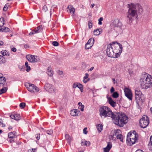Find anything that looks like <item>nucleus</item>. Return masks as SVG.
<instances>
[{"instance_id":"2f4dec72","label":"nucleus","mask_w":152,"mask_h":152,"mask_svg":"<svg viewBox=\"0 0 152 152\" xmlns=\"http://www.w3.org/2000/svg\"><path fill=\"white\" fill-rule=\"evenodd\" d=\"M15 134L12 132H11L8 134V137L10 138H12L15 137Z\"/></svg>"},{"instance_id":"4468645a","label":"nucleus","mask_w":152,"mask_h":152,"mask_svg":"<svg viewBox=\"0 0 152 152\" xmlns=\"http://www.w3.org/2000/svg\"><path fill=\"white\" fill-rule=\"evenodd\" d=\"M10 116L11 118L16 121L19 120L20 118V115L17 114L12 113L10 115Z\"/></svg>"},{"instance_id":"a211bd4d","label":"nucleus","mask_w":152,"mask_h":152,"mask_svg":"<svg viewBox=\"0 0 152 152\" xmlns=\"http://www.w3.org/2000/svg\"><path fill=\"white\" fill-rule=\"evenodd\" d=\"M108 102L113 107H115L116 106V102L112 99L110 97L108 99Z\"/></svg>"},{"instance_id":"0eeeda50","label":"nucleus","mask_w":152,"mask_h":152,"mask_svg":"<svg viewBox=\"0 0 152 152\" xmlns=\"http://www.w3.org/2000/svg\"><path fill=\"white\" fill-rule=\"evenodd\" d=\"M137 135L135 133L129 132L127 136V140L129 142V143L133 145L136 142L137 140Z\"/></svg>"},{"instance_id":"ea45409f","label":"nucleus","mask_w":152,"mask_h":152,"mask_svg":"<svg viewBox=\"0 0 152 152\" xmlns=\"http://www.w3.org/2000/svg\"><path fill=\"white\" fill-rule=\"evenodd\" d=\"M88 25L89 28H92V23L91 21V20L88 21Z\"/></svg>"},{"instance_id":"37998d69","label":"nucleus","mask_w":152,"mask_h":152,"mask_svg":"<svg viewBox=\"0 0 152 152\" xmlns=\"http://www.w3.org/2000/svg\"><path fill=\"white\" fill-rule=\"evenodd\" d=\"M103 20V18L102 17H101L98 20L99 23L98 24L99 25H101L102 24V21Z\"/></svg>"},{"instance_id":"f704fd0d","label":"nucleus","mask_w":152,"mask_h":152,"mask_svg":"<svg viewBox=\"0 0 152 152\" xmlns=\"http://www.w3.org/2000/svg\"><path fill=\"white\" fill-rule=\"evenodd\" d=\"M118 96L119 94L117 92H114L112 94V96L114 98H117L118 97Z\"/></svg>"},{"instance_id":"49530a36","label":"nucleus","mask_w":152,"mask_h":152,"mask_svg":"<svg viewBox=\"0 0 152 152\" xmlns=\"http://www.w3.org/2000/svg\"><path fill=\"white\" fill-rule=\"evenodd\" d=\"M42 10L45 12H46L48 10L47 7L46 5L43 6L42 8Z\"/></svg>"},{"instance_id":"c756f323","label":"nucleus","mask_w":152,"mask_h":152,"mask_svg":"<svg viewBox=\"0 0 152 152\" xmlns=\"http://www.w3.org/2000/svg\"><path fill=\"white\" fill-rule=\"evenodd\" d=\"M77 87L80 90L81 92L83 91V87L82 85L80 83L78 84Z\"/></svg>"},{"instance_id":"7c9ffc66","label":"nucleus","mask_w":152,"mask_h":152,"mask_svg":"<svg viewBox=\"0 0 152 152\" xmlns=\"http://www.w3.org/2000/svg\"><path fill=\"white\" fill-rule=\"evenodd\" d=\"M116 137L117 139L120 140L121 141L123 142V137L121 134L117 135V136Z\"/></svg>"},{"instance_id":"f8f14e48","label":"nucleus","mask_w":152,"mask_h":152,"mask_svg":"<svg viewBox=\"0 0 152 152\" xmlns=\"http://www.w3.org/2000/svg\"><path fill=\"white\" fill-rule=\"evenodd\" d=\"M124 92L125 96L130 100L132 99V95L131 91L129 88H126Z\"/></svg>"},{"instance_id":"c9c22d12","label":"nucleus","mask_w":152,"mask_h":152,"mask_svg":"<svg viewBox=\"0 0 152 152\" xmlns=\"http://www.w3.org/2000/svg\"><path fill=\"white\" fill-rule=\"evenodd\" d=\"M92 47V45L87 43L85 45V48L86 49H88Z\"/></svg>"},{"instance_id":"a18cd8bd","label":"nucleus","mask_w":152,"mask_h":152,"mask_svg":"<svg viewBox=\"0 0 152 152\" xmlns=\"http://www.w3.org/2000/svg\"><path fill=\"white\" fill-rule=\"evenodd\" d=\"M89 76V75L88 73H86L85 74V76L83 77V79L84 80L88 79L89 80V79L88 78V77Z\"/></svg>"},{"instance_id":"e433bc0d","label":"nucleus","mask_w":152,"mask_h":152,"mask_svg":"<svg viewBox=\"0 0 152 152\" xmlns=\"http://www.w3.org/2000/svg\"><path fill=\"white\" fill-rule=\"evenodd\" d=\"M112 147V144L111 142H108L107 143V145L106 147L107 148H108V149L110 150L111 148Z\"/></svg>"},{"instance_id":"4c0bfd02","label":"nucleus","mask_w":152,"mask_h":152,"mask_svg":"<svg viewBox=\"0 0 152 152\" xmlns=\"http://www.w3.org/2000/svg\"><path fill=\"white\" fill-rule=\"evenodd\" d=\"M26 105V104L24 102H22L20 104L19 106L22 109L24 108Z\"/></svg>"},{"instance_id":"6ab92c4d","label":"nucleus","mask_w":152,"mask_h":152,"mask_svg":"<svg viewBox=\"0 0 152 152\" xmlns=\"http://www.w3.org/2000/svg\"><path fill=\"white\" fill-rule=\"evenodd\" d=\"M47 70V74L48 75L51 77L53 76V72L50 66H49L48 67Z\"/></svg>"},{"instance_id":"a878e982","label":"nucleus","mask_w":152,"mask_h":152,"mask_svg":"<svg viewBox=\"0 0 152 152\" xmlns=\"http://www.w3.org/2000/svg\"><path fill=\"white\" fill-rule=\"evenodd\" d=\"M78 105H79V108L80 110L81 111H83L84 110V105H83L82 103L80 102L78 103Z\"/></svg>"},{"instance_id":"20e7f679","label":"nucleus","mask_w":152,"mask_h":152,"mask_svg":"<svg viewBox=\"0 0 152 152\" xmlns=\"http://www.w3.org/2000/svg\"><path fill=\"white\" fill-rule=\"evenodd\" d=\"M142 88L147 89L152 86V76L145 74L142 75L140 79Z\"/></svg>"},{"instance_id":"2eb2a0df","label":"nucleus","mask_w":152,"mask_h":152,"mask_svg":"<svg viewBox=\"0 0 152 152\" xmlns=\"http://www.w3.org/2000/svg\"><path fill=\"white\" fill-rule=\"evenodd\" d=\"M80 111L76 109H73L70 111V114L72 116H78Z\"/></svg>"},{"instance_id":"5701e85b","label":"nucleus","mask_w":152,"mask_h":152,"mask_svg":"<svg viewBox=\"0 0 152 152\" xmlns=\"http://www.w3.org/2000/svg\"><path fill=\"white\" fill-rule=\"evenodd\" d=\"M114 133L113 134V136H115V137L117 136V135L121 134V131L118 129L117 130H114Z\"/></svg>"},{"instance_id":"09e8293b","label":"nucleus","mask_w":152,"mask_h":152,"mask_svg":"<svg viewBox=\"0 0 152 152\" xmlns=\"http://www.w3.org/2000/svg\"><path fill=\"white\" fill-rule=\"evenodd\" d=\"M86 143V141L82 140L81 142V144L82 145H85V144Z\"/></svg>"},{"instance_id":"bf43d9fd","label":"nucleus","mask_w":152,"mask_h":152,"mask_svg":"<svg viewBox=\"0 0 152 152\" xmlns=\"http://www.w3.org/2000/svg\"><path fill=\"white\" fill-rule=\"evenodd\" d=\"M28 152H34L33 149H30L28 150Z\"/></svg>"},{"instance_id":"680f3d73","label":"nucleus","mask_w":152,"mask_h":152,"mask_svg":"<svg viewBox=\"0 0 152 152\" xmlns=\"http://www.w3.org/2000/svg\"><path fill=\"white\" fill-rule=\"evenodd\" d=\"M58 73L60 75H61L63 74V72L61 71H59L58 72Z\"/></svg>"},{"instance_id":"9d476101","label":"nucleus","mask_w":152,"mask_h":152,"mask_svg":"<svg viewBox=\"0 0 152 152\" xmlns=\"http://www.w3.org/2000/svg\"><path fill=\"white\" fill-rule=\"evenodd\" d=\"M28 60L30 62H36L39 60V58L37 56L28 55L26 56Z\"/></svg>"},{"instance_id":"c03bdc74","label":"nucleus","mask_w":152,"mask_h":152,"mask_svg":"<svg viewBox=\"0 0 152 152\" xmlns=\"http://www.w3.org/2000/svg\"><path fill=\"white\" fill-rule=\"evenodd\" d=\"M52 44L54 46H57L59 44L57 41H54L53 42Z\"/></svg>"},{"instance_id":"f257e3e1","label":"nucleus","mask_w":152,"mask_h":152,"mask_svg":"<svg viewBox=\"0 0 152 152\" xmlns=\"http://www.w3.org/2000/svg\"><path fill=\"white\" fill-rule=\"evenodd\" d=\"M123 47L121 44L116 41L113 42L107 45L106 53L109 57L118 58L120 56Z\"/></svg>"},{"instance_id":"5fc2aeb1","label":"nucleus","mask_w":152,"mask_h":152,"mask_svg":"<svg viewBox=\"0 0 152 152\" xmlns=\"http://www.w3.org/2000/svg\"><path fill=\"white\" fill-rule=\"evenodd\" d=\"M90 142H89V141L87 142L86 141V143L85 145L88 146L90 145Z\"/></svg>"},{"instance_id":"58836bf2","label":"nucleus","mask_w":152,"mask_h":152,"mask_svg":"<svg viewBox=\"0 0 152 152\" xmlns=\"http://www.w3.org/2000/svg\"><path fill=\"white\" fill-rule=\"evenodd\" d=\"M9 6L8 4H6L3 8V10L4 11H6L7 10L8 6Z\"/></svg>"},{"instance_id":"338daca9","label":"nucleus","mask_w":152,"mask_h":152,"mask_svg":"<svg viewBox=\"0 0 152 152\" xmlns=\"http://www.w3.org/2000/svg\"><path fill=\"white\" fill-rule=\"evenodd\" d=\"M4 43L2 41H0V45H3Z\"/></svg>"},{"instance_id":"f3484780","label":"nucleus","mask_w":152,"mask_h":152,"mask_svg":"<svg viewBox=\"0 0 152 152\" xmlns=\"http://www.w3.org/2000/svg\"><path fill=\"white\" fill-rule=\"evenodd\" d=\"M102 29L101 28L98 29L94 31V35H98L102 32Z\"/></svg>"},{"instance_id":"e2e57ef3","label":"nucleus","mask_w":152,"mask_h":152,"mask_svg":"<svg viewBox=\"0 0 152 152\" xmlns=\"http://www.w3.org/2000/svg\"><path fill=\"white\" fill-rule=\"evenodd\" d=\"M95 4H92L90 6V7L91 8H92L94 6Z\"/></svg>"},{"instance_id":"a19ab883","label":"nucleus","mask_w":152,"mask_h":152,"mask_svg":"<svg viewBox=\"0 0 152 152\" xmlns=\"http://www.w3.org/2000/svg\"><path fill=\"white\" fill-rule=\"evenodd\" d=\"M150 141L148 144V148L149 150L152 151V143Z\"/></svg>"},{"instance_id":"8fccbe9b","label":"nucleus","mask_w":152,"mask_h":152,"mask_svg":"<svg viewBox=\"0 0 152 152\" xmlns=\"http://www.w3.org/2000/svg\"><path fill=\"white\" fill-rule=\"evenodd\" d=\"M78 84L77 83H74L73 84V87L74 88H75L77 87Z\"/></svg>"},{"instance_id":"c85d7f7f","label":"nucleus","mask_w":152,"mask_h":152,"mask_svg":"<svg viewBox=\"0 0 152 152\" xmlns=\"http://www.w3.org/2000/svg\"><path fill=\"white\" fill-rule=\"evenodd\" d=\"M7 88V87H4L0 90V95L6 92Z\"/></svg>"},{"instance_id":"393cba45","label":"nucleus","mask_w":152,"mask_h":152,"mask_svg":"<svg viewBox=\"0 0 152 152\" xmlns=\"http://www.w3.org/2000/svg\"><path fill=\"white\" fill-rule=\"evenodd\" d=\"M94 42V39L93 38H90L87 42V43L89 44L92 46Z\"/></svg>"},{"instance_id":"cd10ccee","label":"nucleus","mask_w":152,"mask_h":152,"mask_svg":"<svg viewBox=\"0 0 152 152\" xmlns=\"http://www.w3.org/2000/svg\"><path fill=\"white\" fill-rule=\"evenodd\" d=\"M2 55L3 56H9L10 54L7 50H2L1 52Z\"/></svg>"},{"instance_id":"4be33fe9","label":"nucleus","mask_w":152,"mask_h":152,"mask_svg":"<svg viewBox=\"0 0 152 152\" xmlns=\"http://www.w3.org/2000/svg\"><path fill=\"white\" fill-rule=\"evenodd\" d=\"M96 128L99 132H100L103 129V125L101 124H99L97 125Z\"/></svg>"},{"instance_id":"9b49d317","label":"nucleus","mask_w":152,"mask_h":152,"mask_svg":"<svg viewBox=\"0 0 152 152\" xmlns=\"http://www.w3.org/2000/svg\"><path fill=\"white\" fill-rule=\"evenodd\" d=\"M45 89L50 93L55 91V88L53 85L48 83H46L45 86Z\"/></svg>"},{"instance_id":"7ed1b4c3","label":"nucleus","mask_w":152,"mask_h":152,"mask_svg":"<svg viewBox=\"0 0 152 152\" xmlns=\"http://www.w3.org/2000/svg\"><path fill=\"white\" fill-rule=\"evenodd\" d=\"M112 116L114 124L120 127H123L127 122L128 117L124 113H115Z\"/></svg>"},{"instance_id":"de8ad7c7","label":"nucleus","mask_w":152,"mask_h":152,"mask_svg":"<svg viewBox=\"0 0 152 152\" xmlns=\"http://www.w3.org/2000/svg\"><path fill=\"white\" fill-rule=\"evenodd\" d=\"M10 48L11 49V50L13 52H15L16 51V49L13 47V46H11Z\"/></svg>"},{"instance_id":"4d7b16f0","label":"nucleus","mask_w":152,"mask_h":152,"mask_svg":"<svg viewBox=\"0 0 152 152\" xmlns=\"http://www.w3.org/2000/svg\"><path fill=\"white\" fill-rule=\"evenodd\" d=\"M114 90H115V89H114V88L113 87H112L111 89H110V92L111 93H113L114 92Z\"/></svg>"},{"instance_id":"603ef678","label":"nucleus","mask_w":152,"mask_h":152,"mask_svg":"<svg viewBox=\"0 0 152 152\" xmlns=\"http://www.w3.org/2000/svg\"><path fill=\"white\" fill-rule=\"evenodd\" d=\"M110 150V149H108V148H104V152H109Z\"/></svg>"},{"instance_id":"13d9d810","label":"nucleus","mask_w":152,"mask_h":152,"mask_svg":"<svg viewBox=\"0 0 152 152\" xmlns=\"http://www.w3.org/2000/svg\"><path fill=\"white\" fill-rule=\"evenodd\" d=\"M89 80L88 79H86V80H84V79H83V83H86L88 81H89Z\"/></svg>"},{"instance_id":"79ce46f5","label":"nucleus","mask_w":152,"mask_h":152,"mask_svg":"<svg viewBox=\"0 0 152 152\" xmlns=\"http://www.w3.org/2000/svg\"><path fill=\"white\" fill-rule=\"evenodd\" d=\"M46 132L48 134L50 135L53 133V130L52 129H50L47 130Z\"/></svg>"},{"instance_id":"1a4fd4ad","label":"nucleus","mask_w":152,"mask_h":152,"mask_svg":"<svg viewBox=\"0 0 152 152\" xmlns=\"http://www.w3.org/2000/svg\"><path fill=\"white\" fill-rule=\"evenodd\" d=\"M28 90L30 92H37L39 90V88L33 84L28 83L27 85H25Z\"/></svg>"},{"instance_id":"72a5a7b5","label":"nucleus","mask_w":152,"mask_h":152,"mask_svg":"<svg viewBox=\"0 0 152 152\" xmlns=\"http://www.w3.org/2000/svg\"><path fill=\"white\" fill-rule=\"evenodd\" d=\"M42 27L41 26H38L37 28H36V33H38L39 32H41V30H40V29Z\"/></svg>"},{"instance_id":"6e6d98bb","label":"nucleus","mask_w":152,"mask_h":152,"mask_svg":"<svg viewBox=\"0 0 152 152\" xmlns=\"http://www.w3.org/2000/svg\"><path fill=\"white\" fill-rule=\"evenodd\" d=\"M65 137V138L66 139H67V140L69 139V135L67 134H66Z\"/></svg>"},{"instance_id":"412c9836","label":"nucleus","mask_w":152,"mask_h":152,"mask_svg":"<svg viewBox=\"0 0 152 152\" xmlns=\"http://www.w3.org/2000/svg\"><path fill=\"white\" fill-rule=\"evenodd\" d=\"M6 81V79L5 77L3 76L0 77V86L2 84V86H4V83Z\"/></svg>"},{"instance_id":"ddd939ff","label":"nucleus","mask_w":152,"mask_h":152,"mask_svg":"<svg viewBox=\"0 0 152 152\" xmlns=\"http://www.w3.org/2000/svg\"><path fill=\"white\" fill-rule=\"evenodd\" d=\"M135 99L136 102H137L138 100H140V99L142 97V92L139 90H136L135 91Z\"/></svg>"},{"instance_id":"774afa93","label":"nucleus","mask_w":152,"mask_h":152,"mask_svg":"<svg viewBox=\"0 0 152 152\" xmlns=\"http://www.w3.org/2000/svg\"><path fill=\"white\" fill-rule=\"evenodd\" d=\"M150 139V142H151V143H152V135L151 136Z\"/></svg>"},{"instance_id":"0e129e2a","label":"nucleus","mask_w":152,"mask_h":152,"mask_svg":"<svg viewBox=\"0 0 152 152\" xmlns=\"http://www.w3.org/2000/svg\"><path fill=\"white\" fill-rule=\"evenodd\" d=\"M34 34V33H33V32H32L31 31V32H30L29 33V35H32Z\"/></svg>"},{"instance_id":"aec40b11","label":"nucleus","mask_w":152,"mask_h":152,"mask_svg":"<svg viewBox=\"0 0 152 152\" xmlns=\"http://www.w3.org/2000/svg\"><path fill=\"white\" fill-rule=\"evenodd\" d=\"M0 31H1L2 32H7L10 31V29L7 27L2 26L0 28Z\"/></svg>"},{"instance_id":"f03ea898","label":"nucleus","mask_w":152,"mask_h":152,"mask_svg":"<svg viewBox=\"0 0 152 152\" xmlns=\"http://www.w3.org/2000/svg\"><path fill=\"white\" fill-rule=\"evenodd\" d=\"M129 9L127 12V19L129 20L130 23L132 22V17H135L137 15V9H139V11L142 12V9L141 6L138 4L130 3L128 4Z\"/></svg>"},{"instance_id":"052dcab7","label":"nucleus","mask_w":152,"mask_h":152,"mask_svg":"<svg viewBox=\"0 0 152 152\" xmlns=\"http://www.w3.org/2000/svg\"><path fill=\"white\" fill-rule=\"evenodd\" d=\"M11 138L10 140H9V142H10L11 143H12L13 142H14V141L13 139H12Z\"/></svg>"},{"instance_id":"3c124183","label":"nucleus","mask_w":152,"mask_h":152,"mask_svg":"<svg viewBox=\"0 0 152 152\" xmlns=\"http://www.w3.org/2000/svg\"><path fill=\"white\" fill-rule=\"evenodd\" d=\"M35 137L37 140H39L40 137V134H36L35 135Z\"/></svg>"},{"instance_id":"bb28decb","label":"nucleus","mask_w":152,"mask_h":152,"mask_svg":"<svg viewBox=\"0 0 152 152\" xmlns=\"http://www.w3.org/2000/svg\"><path fill=\"white\" fill-rule=\"evenodd\" d=\"M25 66L26 67V71L27 72H29L31 70L30 67L28 66V62L26 61L25 63Z\"/></svg>"},{"instance_id":"864d4df0","label":"nucleus","mask_w":152,"mask_h":152,"mask_svg":"<svg viewBox=\"0 0 152 152\" xmlns=\"http://www.w3.org/2000/svg\"><path fill=\"white\" fill-rule=\"evenodd\" d=\"M87 129V128H85L83 130V132L85 134H86L87 133V132L86 131Z\"/></svg>"},{"instance_id":"473e14b6","label":"nucleus","mask_w":152,"mask_h":152,"mask_svg":"<svg viewBox=\"0 0 152 152\" xmlns=\"http://www.w3.org/2000/svg\"><path fill=\"white\" fill-rule=\"evenodd\" d=\"M4 24V21L3 18H0V28L2 27Z\"/></svg>"},{"instance_id":"dca6fc26","label":"nucleus","mask_w":152,"mask_h":152,"mask_svg":"<svg viewBox=\"0 0 152 152\" xmlns=\"http://www.w3.org/2000/svg\"><path fill=\"white\" fill-rule=\"evenodd\" d=\"M67 9H68L69 12L73 15L75 12V9L73 7L72 5H69Z\"/></svg>"},{"instance_id":"6e6552de","label":"nucleus","mask_w":152,"mask_h":152,"mask_svg":"<svg viewBox=\"0 0 152 152\" xmlns=\"http://www.w3.org/2000/svg\"><path fill=\"white\" fill-rule=\"evenodd\" d=\"M140 126L142 128H145L149 124L148 118L146 116H143L142 118L140 120Z\"/></svg>"},{"instance_id":"69168bd1","label":"nucleus","mask_w":152,"mask_h":152,"mask_svg":"<svg viewBox=\"0 0 152 152\" xmlns=\"http://www.w3.org/2000/svg\"><path fill=\"white\" fill-rule=\"evenodd\" d=\"M24 47L25 48H28V45H24Z\"/></svg>"},{"instance_id":"39448f33","label":"nucleus","mask_w":152,"mask_h":152,"mask_svg":"<svg viewBox=\"0 0 152 152\" xmlns=\"http://www.w3.org/2000/svg\"><path fill=\"white\" fill-rule=\"evenodd\" d=\"M99 115L102 118H105L107 117L111 118L114 113L112 112L110 108L107 106L101 107L99 110Z\"/></svg>"},{"instance_id":"423d86ee","label":"nucleus","mask_w":152,"mask_h":152,"mask_svg":"<svg viewBox=\"0 0 152 152\" xmlns=\"http://www.w3.org/2000/svg\"><path fill=\"white\" fill-rule=\"evenodd\" d=\"M112 24L114 30L117 33L116 35H118L122 31L123 25L122 22L118 18H115L113 20Z\"/></svg>"},{"instance_id":"b1692460","label":"nucleus","mask_w":152,"mask_h":152,"mask_svg":"<svg viewBox=\"0 0 152 152\" xmlns=\"http://www.w3.org/2000/svg\"><path fill=\"white\" fill-rule=\"evenodd\" d=\"M6 62V59L4 57L0 55V64H4Z\"/></svg>"}]
</instances>
